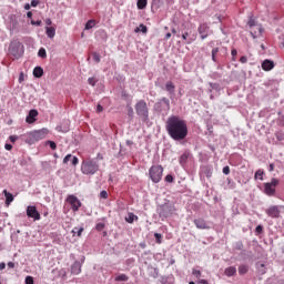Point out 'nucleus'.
<instances>
[{
  "label": "nucleus",
  "instance_id": "nucleus-1",
  "mask_svg": "<svg viewBox=\"0 0 284 284\" xmlns=\"http://www.w3.org/2000/svg\"><path fill=\"white\" fill-rule=\"evenodd\" d=\"M165 130L173 141H183L187 138V122L179 115L168 118Z\"/></svg>",
  "mask_w": 284,
  "mask_h": 284
},
{
  "label": "nucleus",
  "instance_id": "nucleus-2",
  "mask_svg": "<svg viewBox=\"0 0 284 284\" xmlns=\"http://www.w3.org/2000/svg\"><path fill=\"white\" fill-rule=\"evenodd\" d=\"M81 172L82 174L92 175L99 172V163L94 160H84L81 164Z\"/></svg>",
  "mask_w": 284,
  "mask_h": 284
},
{
  "label": "nucleus",
  "instance_id": "nucleus-3",
  "mask_svg": "<svg viewBox=\"0 0 284 284\" xmlns=\"http://www.w3.org/2000/svg\"><path fill=\"white\" fill-rule=\"evenodd\" d=\"M135 112H136L138 116H140L142 119V121H148V119L150 116V111L148 109V102H145L144 100L138 101L135 104Z\"/></svg>",
  "mask_w": 284,
  "mask_h": 284
},
{
  "label": "nucleus",
  "instance_id": "nucleus-4",
  "mask_svg": "<svg viewBox=\"0 0 284 284\" xmlns=\"http://www.w3.org/2000/svg\"><path fill=\"white\" fill-rule=\"evenodd\" d=\"M149 176L153 183H160L163 179V166L153 165L149 170Z\"/></svg>",
  "mask_w": 284,
  "mask_h": 284
},
{
  "label": "nucleus",
  "instance_id": "nucleus-5",
  "mask_svg": "<svg viewBox=\"0 0 284 284\" xmlns=\"http://www.w3.org/2000/svg\"><path fill=\"white\" fill-rule=\"evenodd\" d=\"M247 26L250 28V32L253 39H256L257 37H261L263 34V27L256 23V20H254V18H250Z\"/></svg>",
  "mask_w": 284,
  "mask_h": 284
},
{
  "label": "nucleus",
  "instance_id": "nucleus-6",
  "mask_svg": "<svg viewBox=\"0 0 284 284\" xmlns=\"http://www.w3.org/2000/svg\"><path fill=\"white\" fill-rule=\"evenodd\" d=\"M176 212V207L174 206V204H163L160 207V219H170V216H173L174 213Z\"/></svg>",
  "mask_w": 284,
  "mask_h": 284
},
{
  "label": "nucleus",
  "instance_id": "nucleus-7",
  "mask_svg": "<svg viewBox=\"0 0 284 284\" xmlns=\"http://www.w3.org/2000/svg\"><path fill=\"white\" fill-rule=\"evenodd\" d=\"M278 183L280 181L276 178H273L271 182L264 183V193L266 196H274L276 194V186Z\"/></svg>",
  "mask_w": 284,
  "mask_h": 284
},
{
  "label": "nucleus",
  "instance_id": "nucleus-8",
  "mask_svg": "<svg viewBox=\"0 0 284 284\" xmlns=\"http://www.w3.org/2000/svg\"><path fill=\"white\" fill-rule=\"evenodd\" d=\"M67 203L71 206L72 212H79L81 207V200L77 197L75 195H68Z\"/></svg>",
  "mask_w": 284,
  "mask_h": 284
},
{
  "label": "nucleus",
  "instance_id": "nucleus-9",
  "mask_svg": "<svg viewBox=\"0 0 284 284\" xmlns=\"http://www.w3.org/2000/svg\"><path fill=\"white\" fill-rule=\"evenodd\" d=\"M27 216L33 219L34 221H41V213L37 210V206L29 205L27 207Z\"/></svg>",
  "mask_w": 284,
  "mask_h": 284
},
{
  "label": "nucleus",
  "instance_id": "nucleus-10",
  "mask_svg": "<svg viewBox=\"0 0 284 284\" xmlns=\"http://www.w3.org/2000/svg\"><path fill=\"white\" fill-rule=\"evenodd\" d=\"M30 135L32 141H43V139L48 136V129H41V130L34 131Z\"/></svg>",
  "mask_w": 284,
  "mask_h": 284
},
{
  "label": "nucleus",
  "instance_id": "nucleus-11",
  "mask_svg": "<svg viewBox=\"0 0 284 284\" xmlns=\"http://www.w3.org/2000/svg\"><path fill=\"white\" fill-rule=\"evenodd\" d=\"M9 50H10L11 54L13 57H16V59H19V57H21L23 54V52L21 51V43H19V42L11 44Z\"/></svg>",
  "mask_w": 284,
  "mask_h": 284
},
{
  "label": "nucleus",
  "instance_id": "nucleus-12",
  "mask_svg": "<svg viewBox=\"0 0 284 284\" xmlns=\"http://www.w3.org/2000/svg\"><path fill=\"white\" fill-rule=\"evenodd\" d=\"M265 212L271 219H278V216H281V209L276 205L266 209Z\"/></svg>",
  "mask_w": 284,
  "mask_h": 284
},
{
  "label": "nucleus",
  "instance_id": "nucleus-13",
  "mask_svg": "<svg viewBox=\"0 0 284 284\" xmlns=\"http://www.w3.org/2000/svg\"><path fill=\"white\" fill-rule=\"evenodd\" d=\"M197 31L201 39H207V37H210V26H207V23L200 24Z\"/></svg>",
  "mask_w": 284,
  "mask_h": 284
},
{
  "label": "nucleus",
  "instance_id": "nucleus-14",
  "mask_svg": "<svg viewBox=\"0 0 284 284\" xmlns=\"http://www.w3.org/2000/svg\"><path fill=\"white\" fill-rule=\"evenodd\" d=\"M194 225L197 227V230H210V224L203 217L195 219Z\"/></svg>",
  "mask_w": 284,
  "mask_h": 284
},
{
  "label": "nucleus",
  "instance_id": "nucleus-15",
  "mask_svg": "<svg viewBox=\"0 0 284 284\" xmlns=\"http://www.w3.org/2000/svg\"><path fill=\"white\" fill-rule=\"evenodd\" d=\"M37 116H39V111L34 109L30 110L26 118L27 123H34V121H37Z\"/></svg>",
  "mask_w": 284,
  "mask_h": 284
},
{
  "label": "nucleus",
  "instance_id": "nucleus-16",
  "mask_svg": "<svg viewBox=\"0 0 284 284\" xmlns=\"http://www.w3.org/2000/svg\"><path fill=\"white\" fill-rule=\"evenodd\" d=\"M262 70H264V72H270V70H274V61L272 60H264L262 62Z\"/></svg>",
  "mask_w": 284,
  "mask_h": 284
},
{
  "label": "nucleus",
  "instance_id": "nucleus-17",
  "mask_svg": "<svg viewBox=\"0 0 284 284\" xmlns=\"http://www.w3.org/2000/svg\"><path fill=\"white\" fill-rule=\"evenodd\" d=\"M72 163V165H79V158L73 156L72 154H68L64 159H63V163L68 164V162Z\"/></svg>",
  "mask_w": 284,
  "mask_h": 284
},
{
  "label": "nucleus",
  "instance_id": "nucleus-18",
  "mask_svg": "<svg viewBox=\"0 0 284 284\" xmlns=\"http://www.w3.org/2000/svg\"><path fill=\"white\" fill-rule=\"evenodd\" d=\"M3 194L6 196V205L7 207H10L12 201H14V195L12 193L8 192V190H3Z\"/></svg>",
  "mask_w": 284,
  "mask_h": 284
},
{
  "label": "nucleus",
  "instance_id": "nucleus-19",
  "mask_svg": "<svg viewBox=\"0 0 284 284\" xmlns=\"http://www.w3.org/2000/svg\"><path fill=\"white\" fill-rule=\"evenodd\" d=\"M45 34H47V37H49V39H54V37L57 34V29L54 27H47Z\"/></svg>",
  "mask_w": 284,
  "mask_h": 284
},
{
  "label": "nucleus",
  "instance_id": "nucleus-20",
  "mask_svg": "<svg viewBox=\"0 0 284 284\" xmlns=\"http://www.w3.org/2000/svg\"><path fill=\"white\" fill-rule=\"evenodd\" d=\"M224 274L225 276L232 277V276H236V268L235 266H229L224 270Z\"/></svg>",
  "mask_w": 284,
  "mask_h": 284
},
{
  "label": "nucleus",
  "instance_id": "nucleus-21",
  "mask_svg": "<svg viewBox=\"0 0 284 284\" xmlns=\"http://www.w3.org/2000/svg\"><path fill=\"white\" fill-rule=\"evenodd\" d=\"M175 85L173 81H168L165 84V90L169 92V94H174Z\"/></svg>",
  "mask_w": 284,
  "mask_h": 284
},
{
  "label": "nucleus",
  "instance_id": "nucleus-22",
  "mask_svg": "<svg viewBox=\"0 0 284 284\" xmlns=\"http://www.w3.org/2000/svg\"><path fill=\"white\" fill-rule=\"evenodd\" d=\"M114 281L116 283H125V282L130 281V276H128L125 274H120V275L115 276Z\"/></svg>",
  "mask_w": 284,
  "mask_h": 284
},
{
  "label": "nucleus",
  "instance_id": "nucleus-23",
  "mask_svg": "<svg viewBox=\"0 0 284 284\" xmlns=\"http://www.w3.org/2000/svg\"><path fill=\"white\" fill-rule=\"evenodd\" d=\"M71 274H81V264L75 262L72 266H71Z\"/></svg>",
  "mask_w": 284,
  "mask_h": 284
},
{
  "label": "nucleus",
  "instance_id": "nucleus-24",
  "mask_svg": "<svg viewBox=\"0 0 284 284\" xmlns=\"http://www.w3.org/2000/svg\"><path fill=\"white\" fill-rule=\"evenodd\" d=\"M33 77H36V79H41V77H43V68L36 67L33 69Z\"/></svg>",
  "mask_w": 284,
  "mask_h": 284
},
{
  "label": "nucleus",
  "instance_id": "nucleus-25",
  "mask_svg": "<svg viewBox=\"0 0 284 284\" xmlns=\"http://www.w3.org/2000/svg\"><path fill=\"white\" fill-rule=\"evenodd\" d=\"M247 272H250V266L245 265V264H241L239 266V275L243 276L245 274H247Z\"/></svg>",
  "mask_w": 284,
  "mask_h": 284
},
{
  "label": "nucleus",
  "instance_id": "nucleus-26",
  "mask_svg": "<svg viewBox=\"0 0 284 284\" xmlns=\"http://www.w3.org/2000/svg\"><path fill=\"white\" fill-rule=\"evenodd\" d=\"M202 174L203 176H206V179H212V168L210 166L202 168Z\"/></svg>",
  "mask_w": 284,
  "mask_h": 284
},
{
  "label": "nucleus",
  "instance_id": "nucleus-27",
  "mask_svg": "<svg viewBox=\"0 0 284 284\" xmlns=\"http://www.w3.org/2000/svg\"><path fill=\"white\" fill-rule=\"evenodd\" d=\"M125 221L126 223H134V221H139V216H136L134 213H129Z\"/></svg>",
  "mask_w": 284,
  "mask_h": 284
},
{
  "label": "nucleus",
  "instance_id": "nucleus-28",
  "mask_svg": "<svg viewBox=\"0 0 284 284\" xmlns=\"http://www.w3.org/2000/svg\"><path fill=\"white\" fill-rule=\"evenodd\" d=\"M138 10H145L148 8V0H138Z\"/></svg>",
  "mask_w": 284,
  "mask_h": 284
},
{
  "label": "nucleus",
  "instance_id": "nucleus-29",
  "mask_svg": "<svg viewBox=\"0 0 284 284\" xmlns=\"http://www.w3.org/2000/svg\"><path fill=\"white\" fill-rule=\"evenodd\" d=\"M135 32H143V34H148V27L145 24L141 23L139 28L135 29Z\"/></svg>",
  "mask_w": 284,
  "mask_h": 284
},
{
  "label": "nucleus",
  "instance_id": "nucleus-30",
  "mask_svg": "<svg viewBox=\"0 0 284 284\" xmlns=\"http://www.w3.org/2000/svg\"><path fill=\"white\" fill-rule=\"evenodd\" d=\"M94 26H97V21L95 20H89L85 24V30H92V28H94Z\"/></svg>",
  "mask_w": 284,
  "mask_h": 284
},
{
  "label": "nucleus",
  "instance_id": "nucleus-31",
  "mask_svg": "<svg viewBox=\"0 0 284 284\" xmlns=\"http://www.w3.org/2000/svg\"><path fill=\"white\" fill-rule=\"evenodd\" d=\"M83 227H74L72 230V234H78V236H81V234H83Z\"/></svg>",
  "mask_w": 284,
  "mask_h": 284
},
{
  "label": "nucleus",
  "instance_id": "nucleus-32",
  "mask_svg": "<svg viewBox=\"0 0 284 284\" xmlns=\"http://www.w3.org/2000/svg\"><path fill=\"white\" fill-rule=\"evenodd\" d=\"M263 174H265V173L263 172V170H257V171L255 172L254 179H260V181H263Z\"/></svg>",
  "mask_w": 284,
  "mask_h": 284
},
{
  "label": "nucleus",
  "instance_id": "nucleus-33",
  "mask_svg": "<svg viewBox=\"0 0 284 284\" xmlns=\"http://www.w3.org/2000/svg\"><path fill=\"white\" fill-rule=\"evenodd\" d=\"M38 57H40L41 59H45V57H48L45 49L41 48L38 52Z\"/></svg>",
  "mask_w": 284,
  "mask_h": 284
},
{
  "label": "nucleus",
  "instance_id": "nucleus-34",
  "mask_svg": "<svg viewBox=\"0 0 284 284\" xmlns=\"http://www.w3.org/2000/svg\"><path fill=\"white\" fill-rule=\"evenodd\" d=\"M93 57V61H95V63H101V55L97 52L92 53Z\"/></svg>",
  "mask_w": 284,
  "mask_h": 284
},
{
  "label": "nucleus",
  "instance_id": "nucleus-35",
  "mask_svg": "<svg viewBox=\"0 0 284 284\" xmlns=\"http://www.w3.org/2000/svg\"><path fill=\"white\" fill-rule=\"evenodd\" d=\"M277 141H284V132L278 131L275 133Z\"/></svg>",
  "mask_w": 284,
  "mask_h": 284
},
{
  "label": "nucleus",
  "instance_id": "nucleus-36",
  "mask_svg": "<svg viewBox=\"0 0 284 284\" xmlns=\"http://www.w3.org/2000/svg\"><path fill=\"white\" fill-rule=\"evenodd\" d=\"M164 181H166V183H174V176H172V174H168L164 178Z\"/></svg>",
  "mask_w": 284,
  "mask_h": 284
},
{
  "label": "nucleus",
  "instance_id": "nucleus-37",
  "mask_svg": "<svg viewBox=\"0 0 284 284\" xmlns=\"http://www.w3.org/2000/svg\"><path fill=\"white\" fill-rule=\"evenodd\" d=\"M26 284H34V277L33 276H27L26 277Z\"/></svg>",
  "mask_w": 284,
  "mask_h": 284
},
{
  "label": "nucleus",
  "instance_id": "nucleus-38",
  "mask_svg": "<svg viewBox=\"0 0 284 284\" xmlns=\"http://www.w3.org/2000/svg\"><path fill=\"white\" fill-rule=\"evenodd\" d=\"M88 83H89V85L94 87V85H97V79L95 78H89Z\"/></svg>",
  "mask_w": 284,
  "mask_h": 284
},
{
  "label": "nucleus",
  "instance_id": "nucleus-39",
  "mask_svg": "<svg viewBox=\"0 0 284 284\" xmlns=\"http://www.w3.org/2000/svg\"><path fill=\"white\" fill-rule=\"evenodd\" d=\"M47 144L51 148V150H57V143L54 141H48Z\"/></svg>",
  "mask_w": 284,
  "mask_h": 284
},
{
  "label": "nucleus",
  "instance_id": "nucleus-40",
  "mask_svg": "<svg viewBox=\"0 0 284 284\" xmlns=\"http://www.w3.org/2000/svg\"><path fill=\"white\" fill-rule=\"evenodd\" d=\"M192 274L193 276H196V278H201V271L193 268Z\"/></svg>",
  "mask_w": 284,
  "mask_h": 284
},
{
  "label": "nucleus",
  "instance_id": "nucleus-41",
  "mask_svg": "<svg viewBox=\"0 0 284 284\" xmlns=\"http://www.w3.org/2000/svg\"><path fill=\"white\" fill-rule=\"evenodd\" d=\"M59 274H60V276H61L62 278H65V276H68V272L65 271V268H61V270L59 271Z\"/></svg>",
  "mask_w": 284,
  "mask_h": 284
},
{
  "label": "nucleus",
  "instance_id": "nucleus-42",
  "mask_svg": "<svg viewBox=\"0 0 284 284\" xmlns=\"http://www.w3.org/2000/svg\"><path fill=\"white\" fill-rule=\"evenodd\" d=\"M104 229H105V224L103 223H98L95 226V230H98V232H101V230H104Z\"/></svg>",
  "mask_w": 284,
  "mask_h": 284
},
{
  "label": "nucleus",
  "instance_id": "nucleus-43",
  "mask_svg": "<svg viewBox=\"0 0 284 284\" xmlns=\"http://www.w3.org/2000/svg\"><path fill=\"white\" fill-rule=\"evenodd\" d=\"M231 54L233 57L232 61H236V54H239V51H236V49H232Z\"/></svg>",
  "mask_w": 284,
  "mask_h": 284
},
{
  "label": "nucleus",
  "instance_id": "nucleus-44",
  "mask_svg": "<svg viewBox=\"0 0 284 284\" xmlns=\"http://www.w3.org/2000/svg\"><path fill=\"white\" fill-rule=\"evenodd\" d=\"M154 236H155L156 243H161V239H163V236L160 233H155Z\"/></svg>",
  "mask_w": 284,
  "mask_h": 284
},
{
  "label": "nucleus",
  "instance_id": "nucleus-45",
  "mask_svg": "<svg viewBox=\"0 0 284 284\" xmlns=\"http://www.w3.org/2000/svg\"><path fill=\"white\" fill-rule=\"evenodd\" d=\"M18 139H19V136H17V135H10V136H9V141H10L11 143H16Z\"/></svg>",
  "mask_w": 284,
  "mask_h": 284
},
{
  "label": "nucleus",
  "instance_id": "nucleus-46",
  "mask_svg": "<svg viewBox=\"0 0 284 284\" xmlns=\"http://www.w3.org/2000/svg\"><path fill=\"white\" fill-rule=\"evenodd\" d=\"M100 199H108V191H101Z\"/></svg>",
  "mask_w": 284,
  "mask_h": 284
},
{
  "label": "nucleus",
  "instance_id": "nucleus-47",
  "mask_svg": "<svg viewBox=\"0 0 284 284\" xmlns=\"http://www.w3.org/2000/svg\"><path fill=\"white\" fill-rule=\"evenodd\" d=\"M223 174H230V166H224L222 170Z\"/></svg>",
  "mask_w": 284,
  "mask_h": 284
},
{
  "label": "nucleus",
  "instance_id": "nucleus-48",
  "mask_svg": "<svg viewBox=\"0 0 284 284\" xmlns=\"http://www.w3.org/2000/svg\"><path fill=\"white\" fill-rule=\"evenodd\" d=\"M255 232H257V234L263 233V226L257 225L256 229H255Z\"/></svg>",
  "mask_w": 284,
  "mask_h": 284
},
{
  "label": "nucleus",
  "instance_id": "nucleus-49",
  "mask_svg": "<svg viewBox=\"0 0 284 284\" xmlns=\"http://www.w3.org/2000/svg\"><path fill=\"white\" fill-rule=\"evenodd\" d=\"M162 103H165V105H168V108H170V100L168 98H163Z\"/></svg>",
  "mask_w": 284,
  "mask_h": 284
},
{
  "label": "nucleus",
  "instance_id": "nucleus-50",
  "mask_svg": "<svg viewBox=\"0 0 284 284\" xmlns=\"http://www.w3.org/2000/svg\"><path fill=\"white\" fill-rule=\"evenodd\" d=\"M240 62H242V63H247V57L242 55V57L240 58Z\"/></svg>",
  "mask_w": 284,
  "mask_h": 284
},
{
  "label": "nucleus",
  "instance_id": "nucleus-51",
  "mask_svg": "<svg viewBox=\"0 0 284 284\" xmlns=\"http://www.w3.org/2000/svg\"><path fill=\"white\" fill-rule=\"evenodd\" d=\"M31 26H41V20H37V21L32 20Z\"/></svg>",
  "mask_w": 284,
  "mask_h": 284
},
{
  "label": "nucleus",
  "instance_id": "nucleus-52",
  "mask_svg": "<svg viewBox=\"0 0 284 284\" xmlns=\"http://www.w3.org/2000/svg\"><path fill=\"white\" fill-rule=\"evenodd\" d=\"M102 111H103V105L98 104V106H97V112H98V113H101Z\"/></svg>",
  "mask_w": 284,
  "mask_h": 284
},
{
  "label": "nucleus",
  "instance_id": "nucleus-53",
  "mask_svg": "<svg viewBox=\"0 0 284 284\" xmlns=\"http://www.w3.org/2000/svg\"><path fill=\"white\" fill-rule=\"evenodd\" d=\"M134 115V109H132V106H129V116H133Z\"/></svg>",
  "mask_w": 284,
  "mask_h": 284
},
{
  "label": "nucleus",
  "instance_id": "nucleus-54",
  "mask_svg": "<svg viewBox=\"0 0 284 284\" xmlns=\"http://www.w3.org/2000/svg\"><path fill=\"white\" fill-rule=\"evenodd\" d=\"M31 6H32V8H37V6H39V1L32 0Z\"/></svg>",
  "mask_w": 284,
  "mask_h": 284
},
{
  "label": "nucleus",
  "instance_id": "nucleus-55",
  "mask_svg": "<svg viewBox=\"0 0 284 284\" xmlns=\"http://www.w3.org/2000/svg\"><path fill=\"white\" fill-rule=\"evenodd\" d=\"M7 265L10 270H14V263L13 262H9Z\"/></svg>",
  "mask_w": 284,
  "mask_h": 284
},
{
  "label": "nucleus",
  "instance_id": "nucleus-56",
  "mask_svg": "<svg viewBox=\"0 0 284 284\" xmlns=\"http://www.w3.org/2000/svg\"><path fill=\"white\" fill-rule=\"evenodd\" d=\"M183 161H187V155H182L180 159V163H183Z\"/></svg>",
  "mask_w": 284,
  "mask_h": 284
},
{
  "label": "nucleus",
  "instance_id": "nucleus-57",
  "mask_svg": "<svg viewBox=\"0 0 284 284\" xmlns=\"http://www.w3.org/2000/svg\"><path fill=\"white\" fill-rule=\"evenodd\" d=\"M187 37H190V33L185 32V33L182 36V39H183L184 41H187Z\"/></svg>",
  "mask_w": 284,
  "mask_h": 284
},
{
  "label": "nucleus",
  "instance_id": "nucleus-58",
  "mask_svg": "<svg viewBox=\"0 0 284 284\" xmlns=\"http://www.w3.org/2000/svg\"><path fill=\"white\" fill-rule=\"evenodd\" d=\"M212 54L217 55V54H219V48H214V49L212 50Z\"/></svg>",
  "mask_w": 284,
  "mask_h": 284
},
{
  "label": "nucleus",
  "instance_id": "nucleus-59",
  "mask_svg": "<svg viewBox=\"0 0 284 284\" xmlns=\"http://www.w3.org/2000/svg\"><path fill=\"white\" fill-rule=\"evenodd\" d=\"M45 26H52V20L51 19H45Z\"/></svg>",
  "mask_w": 284,
  "mask_h": 284
},
{
  "label": "nucleus",
  "instance_id": "nucleus-60",
  "mask_svg": "<svg viewBox=\"0 0 284 284\" xmlns=\"http://www.w3.org/2000/svg\"><path fill=\"white\" fill-rule=\"evenodd\" d=\"M3 270H6V264L2 262L0 263V271H3Z\"/></svg>",
  "mask_w": 284,
  "mask_h": 284
},
{
  "label": "nucleus",
  "instance_id": "nucleus-61",
  "mask_svg": "<svg viewBox=\"0 0 284 284\" xmlns=\"http://www.w3.org/2000/svg\"><path fill=\"white\" fill-rule=\"evenodd\" d=\"M4 148H6V150L10 151V150H12V144H6Z\"/></svg>",
  "mask_w": 284,
  "mask_h": 284
},
{
  "label": "nucleus",
  "instance_id": "nucleus-62",
  "mask_svg": "<svg viewBox=\"0 0 284 284\" xmlns=\"http://www.w3.org/2000/svg\"><path fill=\"white\" fill-rule=\"evenodd\" d=\"M27 17H28V19H32V11H29V12L27 13Z\"/></svg>",
  "mask_w": 284,
  "mask_h": 284
},
{
  "label": "nucleus",
  "instance_id": "nucleus-63",
  "mask_svg": "<svg viewBox=\"0 0 284 284\" xmlns=\"http://www.w3.org/2000/svg\"><path fill=\"white\" fill-rule=\"evenodd\" d=\"M270 172H274V164H270Z\"/></svg>",
  "mask_w": 284,
  "mask_h": 284
},
{
  "label": "nucleus",
  "instance_id": "nucleus-64",
  "mask_svg": "<svg viewBox=\"0 0 284 284\" xmlns=\"http://www.w3.org/2000/svg\"><path fill=\"white\" fill-rule=\"evenodd\" d=\"M172 37V33H166L165 39H170Z\"/></svg>",
  "mask_w": 284,
  "mask_h": 284
}]
</instances>
